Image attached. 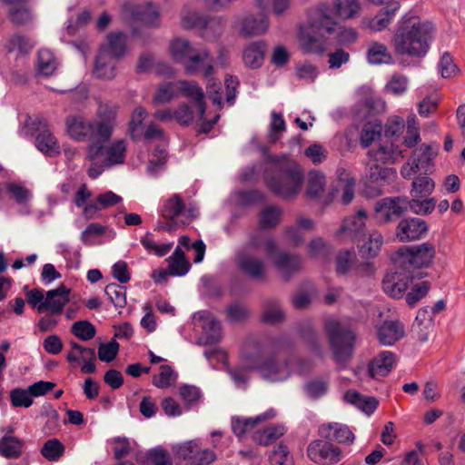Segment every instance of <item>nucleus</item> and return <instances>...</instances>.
<instances>
[{"label":"nucleus","mask_w":465,"mask_h":465,"mask_svg":"<svg viewBox=\"0 0 465 465\" xmlns=\"http://www.w3.org/2000/svg\"><path fill=\"white\" fill-rule=\"evenodd\" d=\"M435 28L417 16L403 17L395 32L392 45L396 54L412 58L424 57L434 38Z\"/></svg>","instance_id":"f257e3e1"},{"label":"nucleus","mask_w":465,"mask_h":465,"mask_svg":"<svg viewBox=\"0 0 465 465\" xmlns=\"http://www.w3.org/2000/svg\"><path fill=\"white\" fill-rule=\"evenodd\" d=\"M274 341L261 342L248 340L242 348V356L249 368L258 369L271 381L285 380L291 373V361H276L272 354Z\"/></svg>","instance_id":"f03ea898"},{"label":"nucleus","mask_w":465,"mask_h":465,"mask_svg":"<svg viewBox=\"0 0 465 465\" xmlns=\"http://www.w3.org/2000/svg\"><path fill=\"white\" fill-rule=\"evenodd\" d=\"M264 179L273 193L288 199L300 191L303 173L294 161L285 156L269 157Z\"/></svg>","instance_id":"7ed1b4c3"},{"label":"nucleus","mask_w":465,"mask_h":465,"mask_svg":"<svg viewBox=\"0 0 465 465\" xmlns=\"http://www.w3.org/2000/svg\"><path fill=\"white\" fill-rule=\"evenodd\" d=\"M160 213L164 221H158L157 229L165 232H171L181 225L190 223L199 214L194 204L185 205L181 195L177 193L163 202Z\"/></svg>","instance_id":"20e7f679"},{"label":"nucleus","mask_w":465,"mask_h":465,"mask_svg":"<svg viewBox=\"0 0 465 465\" xmlns=\"http://www.w3.org/2000/svg\"><path fill=\"white\" fill-rule=\"evenodd\" d=\"M325 331L333 351L334 360L339 364L345 363L351 359L353 352L355 342L354 332L349 327L336 320L327 321L325 323Z\"/></svg>","instance_id":"39448f33"},{"label":"nucleus","mask_w":465,"mask_h":465,"mask_svg":"<svg viewBox=\"0 0 465 465\" xmlns=\"http://www.w3.org/2000/svg\"><path fill=\"white\" fill-rule=\"evenodd\" d=\"M170 52L175 61L183 62L186 60L184 70L189 74L200 73L203 64L212 59L209 50L203 49L194 53L189 40L183 37H176L171 41Z\"/></svg>","instance_id":"423d86ee"},{"label":"nucleus","mask_w":465,"mask_h":465,"mask_svg":"<svg viewBox=\"0 0 465 465\" xmlns=\"http://www.w3.org/2000/svg\"><path fill=\"white\" fill-rule=\"evenodd\" d=\"M435 256V248L431 243L424 242L412 247H401L393 254L395 265L411 271L429 266Z\"/></svg>","instance_id":"0eeeda50"},{"label":"nucleus","mask_w":465,"mask_h":465,"mask_svg":"<svg viewBox=\"0 0 465 465\" xmlns=\"http://www.w3.org/2000/svg\"><path fill=\"white\" fill-rule=\"evenodd\" d=\"M105 142L92 143L87 147V157L90 161H97L102 158V163L106 167L121 164L124 162L126 145L124 140H118L108 146Z\"/></svg>","instance_id":"6e6552de"},{"label":"nucleus","mask_w":465,"mask_h":465,"mask_svg":"<svg viewBox=\"0 0 465 465\" xmlns=\"http://www.w3.org/2000/svg\"><path fill=\"white\" fill-rule=\"evenodd\" d=\"M119 106L109 101H99L95 112L96 132L101 136L102 142L111 139L113 132L117 124V114Z\"/></svg>","instance_id":"1a4fd4ad"},{"label":"nucleus","mask_w":465,"mask_h":465,"mask_svg":"<svg viewBox=\"0 0 465 465\" xmlns=\"http://www.w3.org/2000/svg\"><path fill=\"white\" fill-rule=\"evenodd\" d=\"M123 15L143 25L158 28L161 25V14L157 5L148 2L138 5L134 2H126L122 6Z\"/></svg>","instance_id":"9d476101"},{"label":"nucleus","mask_w":465,"mask_h":465,"mask_svg":"<svg viewBox=\"0 0 465 465\" xmlns=\"http://www.w3.org/2000/svg\"><path fill=\"white\" fill-rule=\"evenodd\" d=\"M307 455L316 464L331 465L341 460L342 451L328 440H315L309 444Z\"/></svg>","instance_id":"9b49d317"},{"label":"nucleus","mask_w":465,"mask_h":465,"mask_svg":"<svg viewBox=\"0 0 465 465\" xmlns=\"http://www.w3.org/2000/svg\"><path fill=\"white\" fill-rule=\"evenodd\" d=\"M407 210V198L385 197L376 202L374 213L381 223H389L401 217Z\"/></svg>","instance_id":"f8f14e48"},{"label":"nucleus","mask_w":465,"mask_h":465,"mask_svg":"<svg viewBox=\"0 0 465 465\" xmlns=\"http://www.w3.org/2000/svg\"><path fill=\"white\" fill-rule=\"evenodd\" d=\"M308 26L315 34L323 37L335 32L337 22L331 15V9L321 4L309 12Z\"/></svg>","instance_id":"ddd939ff"},{"label":"nucleus","mask_w":465,"mask_h":465,"mask_svg":"<svg viewBox=\"0 0 465 465\" xmlns=\"http://www.w3.org/2000/svg\"><path fill=\"white\" fill-rule=\"evenodd\" d=\"M66 128L69 135L78 141L92 140L93 143L102 142L101 136L96 132L94 121L80 115L69 116L66 119Z\"/></svg>","instance_id":"4468645a"},{"label":"nucleus","mask_w":465,"mask_h":465,"mask_svg":"<svg viewBox=\"0 0 465 465\" xmlns=\"http://www.w3.org/2000/svg\"><path fill=\"white\" fill-rule=\"evenodd\" d=\"M413 277L411 271L395 265V269L388 272L382 281L383 291L392 298H401Z\"/></svg>","instance_id":"2eb2a0df"},{"label":"nucleus","mask_w":465,"mask_h":465,"mask_svg":"<svg viewBox=\"0 0 465 465\" xmlns=\"http://www.w3.org/2000/svg\"><path fill=\"white\" fill-rule=\"evenodd\" d=\"M397 177V172L394 168L380 167L375 164L371 167L369 182L366 185L365 193L370 197H374L382 193L381 189L385 183L393 181Z\"/></svg>","instance_id":"dca6fc26"},{"label":"nucleus","mask_w":465,"mask_h":465,"mask_svg":"<svg viewBox=\"0 0 465 465\" xmlns=\"http://www.w3.org/2000/svg\"><path fill=\"white\" fill-rule=\"evenodd\" d=\"M236 262L240 271L252 280L263 281L266 278V266L263 260L247 252H239Z\"/></svg>","instance_id":"f3484780"},{"label":"nucleus","mask_w":465,"mask_h":465,"mask_svg":"<svg viewBox=\"0 0 465 465\" xmlns=\"http://www.w3.org/2000/svg\"><path fill=\"white\" fill-rule=\"evenodd\" d=\"M239 34L244 37L263 35L269 27V20L264 15H245L239 16L236 22Z\"/></svg>","instance_id":"a211bd4d"},{"label":"nucleus","mask_w":465,"mask_h":465,"mask_svg":"<svg viewBox=\"0 0 465 465\" xmlns=\"http://www.w3.org/2000/svg\"><path fill=\"white\" fill-rule=\"evenodd\" d=\"M428 231L425 221L420 218L401 220L396 229V236L401 242L420 239Z\"/></svg>","instance_id":"6ab92c4d"},{"label":"nucleus","mask_w":465,"mask_h":465,"mask_svg":"<svg viewBox=\"0 0 465 465\" xmlns=\"http://www.w3.org/2000/svg\"><path fill=\"white\" fill-rule=\"evenodd\" d=\"M263 248L265 253L272 257L278 250V243L271 235L259 231L249 235L248 241L240 252H247L249 253L255 252Z\"/></svg>","instance_id":"aec40b11"},{"label":"nucleus","mask_w":465,"mask_h":465,"mask_svg":"<svg viewBox=\"0 0 465 465\" xmlns=\"http://www.w3.org/2000/svg\"><path fill=\"white\" fill-rule=\"evenodd\" d=\"M69 293L70 289L66 288L64 284H61L54 290L48 291L45 302L37 307L38 312L47 310L53 314L61 313L64 305L69 302Z\"/></svg>","instance_id":"412c9836"},{"label":"nucleus","mask_w":465,"mask_h":465,"mask_svg":"<svg viewBox=\"0 0 465 465\" xmlns=\"http://www.w3.org/2000/svg\"><path fill=\"white\" fill-rule=\"evenodd\" d=\"M396 356L390 351H382L375 356L368 365V374L372 379L387 376L393 369Z\"/></svg>","instance_id":"4be33fe9"},{"label":"nucleus","mask_w":465,"mask_h":465,"mask_svg":"<svg viewBox=\"0 0 465 465\" xmlns=\"http://www.w3.org/2000/svg\"><path fill=\"white\" fill-rule=\"evenodd\" d=\"M128 36L123 32H111L106 35L105 43L102 44L99 51L114 58L122 59L127 54Z\"/></svg>","instance_id":"5701e85b"},{"label":"nucleus","mask_w":465,"mask_h":465,"mask_svg":"<svg viewBox=\"0 0 465 465\" xmlns=\"http://www.w3.org/2000/svg\"><path fill=\"white\" fill-rule=\"evenodd\" d=\"M320 435L330 442L351 444L354 440V434L343 424L330 423L323 424L319 428Z\"/></svg>","instance_id":"b1692460"},{"label":"nucleus","mask_w":465,"mask_h":465,"mask_svg":"<svg viewBox=\"0 0 465 465\" xmlns=\"http://www.w3.org/2000/svg\"><path fill=\"white\" fill-rule=\"evenodd\" d=\"M176 89L182 95L193 99L196 102L199 117L203 120L204 118L206 106L203 100V91L198 84L193 81H178L176 82Z\"/></svg>","instance_id":"393cba45"},{"label":"nucleus","mask_w":465,"mask_h":465,"mask_svg":"<svg viewBox=\"0 0 465 465\" xmlns=\"http://www.w3.org/2000/svg\"><path fill=\"white\" fill-rule=\"evenodd\" d=\"M368 155L376 163H394L403 157L402 151L393 143H381L377 148L368 151Z\"/></svg>","instance_id":"a878e982"},{"label":"nucleus","mask_w":465,"mask_h":465,"mask_svg":"<svg viewBox=\"0 0 465 465\" xmlns=\"http://www.w3.org/2000/svg\"><path fill=\"white\" fill-rule=\"evenodd\" d=\"M40 133L36 136L35 145L39 151L49 156H54L60 153L59 145L55 137L46 129V123L44 120L38 121V126L35 128Z\"/></svg>","instance_id":"bb28decb"},{"label":"nucleus","mask_w":465,"mask_h":465,"mask_svg":"<svg viewBox=\"0 0 465 465\" xmlns=\"http://www.w3.org/2000/svg\"><path fill=\"white\" fill-rule=\"evenodd\" d=\"M404 335V326L399 321H386L378 329L379 341L386 346L393 345Z\"/></svg>","instance_id":"cd10ccee"},{"label":"nucleus","mask_w":465,"mask_h":465,"mask_svg":"<svg viewBox=\"0 0 465 465\" xmlns=\"http://www.w3.org/2000/svg\"><path fill=\"white\" fill-rule=\"evenodd\" d=\"M267 45L262 41H256L247 45L242 51V61L245 66L251 69L260 68L264 61Z\"/></svg>","instance_id":"c85d7f7f"},{"label":"nucleus","mask_w":465,"mask_h":465,"mask_svg":"<svg viewBox=\"0 0 465 465\" xmlns=\"http://www.w3.org/2000/svg\"><path fill=\"white\" fill-rule=\"evenodd\" d=\"M274 411L270 410L254 418L234 417L232 419V429L237 437H242L251 430L254 429L260 422L273 418Z\"/></svg>","instance_id":"c756f323"},{"label":"nucleus","mask_w":465,"mask_h":465,"mask_svg":"<svg viewBox=\"0 0 465 465\" xmlns=\"http://www.w3.org/2000/svg\"><path fill=\"white\" fill-rule=\"evenodd\" d=\"M117 60L118 59L98 51L93 71L94 76L104 80L114 79L116 75Z\"/></svg>","instance_id":"7c9ffc66"},{"label":"nucleus","mask_w":465,"mask_h":465,"mask_svg":"<svg viewBox=\"0 0 465 465\" xmlns=\"http://www.w3.org/2000/svg\"><path fill=\"white\" fill-rule=\"evenodd\" d=\"M366 59L371 64H391L394 63L392 54L384 44L371 41L366 49Z\"/></svg>","instance_id":"2f4dec72"},{"label":"nucleus","mask_w":465,"mask_h":465,"mask_svg":"<svg viewBox=\"0 0 465 465\" xmlns=\"http://www.w3.org/2000/svg\"><path fill=\"white\" fill-rule=\"evenodd\" d=\"M276 269L286 279L292 274L299 272L302 268V260L299 256L287 253L285 252H279L273 259Z\"/></svg>","instance_id":"473e14b6"},{"label":"nucleus","mask_w":465,"mask_h":465,"mask_svg":"<svg viewBox=\"0 0 465 465\" xmlns=\"http://www.w3.org/2000/svg\"><path fill=\"white\" fill-rule=\"evenodd\" d=\"M368 214L365 210H359L354 215L346 217L341 227V232L348 233L351 238L362 235Z\"/></svg>","instance_id":"72a5a7b5"},{"label":"nucleus","mask_w":465,"mask_h":465,"mask_svg":"<svg viewBox=\"0 0 465 465\" xmlns=\"http://www.w3.org/2000/svg\"><path fill=\"white\" fill-rule=\"evenodd\" d=\"M205 79L208 80L207 83V94L212 102L218 106L219 109L222 108V98L220 95L221 84L216 82L213 78L214 67L212 63V59L203 64L201 67V71Z\"/></svg>","instance_id":"f704fd0d"},{"label":"nucleus","mask_w":465,"mask_h":465,"mask_svg":"<svg viewBox=\"0 0 465 465\" xmlns=\"http://www.w3.org/2000/svg\"><path fill=\"white\" fill-rule=\"evenodd\" d=\"M400 4L392 3L391 6L380 11L374 17L366 23V26L374 32H379L386 28L392 21L395 13L399 10Z\"/></svg>","instance_id":"c9c22d12"},{"label":"nucleus","mask_w":465,"mask_h":465,"mask_svg":"<svg viewBox=\"0 0 465 465\" xmlns=\"http://www.w3.org/2000/svg\"><path fill=\"white\" fill-rule=\"evenodd\" d=\"M69 344L71 349L77 351L80 361L84 362L81 371L85 374L94 373L96 371V366L94 363L96 360L95 350L94 348L84 347L73 341H71Z\"/></svg>","instance_id":"e433bc0d"},{"label":"nucleus","mask_w":465,"mask_h":465,"mask_svg":"<svg viewBox=\"0 0 465 465\" xmlns=\"http://www.w3.org/2000/svg\"><path fill=\"white\" fill-rule=\"evenodd\" d=\"M309 26L300 29L299 43L302 49L306 53H322L324 50L323 41L315 35Z\"/></svg>","instance_id":"4c0bfd02"},{"label":"nucleus","mask_w":465,"mask_h":465,"mask_svg":"<svg viewBox=\"0 0 465 465\" xmlns=\"http://www.w3.org/2000/svg\"><path fill=\"white\" fill-rule=\"evenodd\" d=\"M169 262V274L173 276H183L185 275L190 268L191 264L185 257L183 251L177 246L173 253L167 259Z\"/></svg>","instance_id":"58836bf2"},{"label":"nucleus","mask_w":465,"mask_h":465,"mask_svg":"<svg viewBox=\"0 0 465 465\" xmlns=\"http://www.w3.org/2000/svg\"><path fill=\"white\" fill-rule=\"evenodd\" d=\"M202 35L208 41L218 39L224 29V20L222 16L204 17L202 25Z\"/></svg>","instance_id":"ea45409f"},{"label":"nucleus","mask_w":465,"mask_h":465,"mask_svg":"<svg viewBox=\"0 0 465 465\" xmlns=\"http://www.w3.org/2000/svg\"><path fill=\"white\" fill-rule=\"evenodd\" d=\"M330 381L323 377L308 380L303 385V391L311 400H318L327 394Z\"/></svg>","instance_id":"a19ab883"},{"label":"nucleus","mask_w":465,"mask_h":465,"mask_svg":"<svg viewBox=\"0 0 465 465\" xmlns=\"http://www.w3.org/2000/svg\"><path fill=\"white\" fill-rule=\"evenodd\" d=\"M284 431V427L282 425L267 427L262 430L255 431L252 435V439L258 444L267 446L275 442L283 435Z\"/></svg>","instance_id":"79ce46f5"},{"label":"nucleus","mask_w":465,"mask_h":465,"mask_svg":"<svg viewBox=\"0 0 465 465\" xmlns=\"http://www.w3.org/2000/svg\"><path fill=\"white\" fill-rule=\"evenodd\" d=\"M22 440L5 435L0 440V454L8 459L18 458L22 452Z\"/></svg>","instance_id":"37998d69"},{"label":"nucleus","mask_w":465,"mask_h":465,"mask_svg":"<svg viewBox=\"0 0 465 465\" xmlns=\"http://www.w3.org/2000/svg\"><path fill=\"white\" fill-rule=\"evenodd\" d=\"M200 319L203 320V329L206 334V341L209 343L217 342L221 338L220 322L206 312L200 313Z\"/></svg>","instance_id":"c03bdc74"},{"label":"nucleus","mask_w":465,"mask_h":465,"mask_svg":"<svg viewBox=\"0 0 465 465\" xmlns=\"http://www.w3.org/2000/svg\"><path fill=\"white\" fill-rule=\"evenodd\" d=\"M282 210L277 206H267L260 213L259 225L262 230L272 229L280 223Z\"/></svg>","instance_id":"a18cd8bd"},{"label":"nucleus","mask_w":465,"mask_h":465,"mask_svg":"<svg viewBox=\"0 0 465 465\" xmlns=\"http://www.w3.org/2000/svg\"><path fill=\"white\" fill-rule=\"evenodd\" d=\"M285 314L276 301H268L262 312V321L269 324H276L284 321Z\"/></svg>","instance_id":"49530a36"},{"label":"nucleus","mask_w":465,"mask_h":465,"mask_svg":"<svg viewBox=\"0 0 465 465\" xmlns=\"http://www.w3.org/2000/svg\"><path fill=\"white\" fill-rule=\"evenodd\" d=\"M104 292L114 307L123 309L126 306V288L112 282L105 286Z\"/></svg>","instance_id":"de8ad7c7"},{"label":"nucleus","mask_w":465,"mask_h":465,"mask_svg":"<svg viewBox=\"0 0 465 465\" xmlns=\"http://www.w3.org/2000/svg\"><path fill=\"white\" fill-rule=\"evenodd\" d=\"M361 9L359 0H335L336 14L343 19H351Z\"/></svg>","instance_id":"09e8293b"},{"label":"nucleus","mask_w":465,"mask_h":465,"mask_svg":"<svg viewBox=\"0 0 465 465\" xmlns=\"http://www.w3.org/2000/svg\"><path fill=\"white\" fill-rule=\"evenodd\" d=\"M198 448L199 445L194 440H189L183 444L173 446V450L177 459L186 460L188 465H193Z\"/></svg>","instance_id":"8fccbe9b"},{"label":"nucleus","mask_w":465,"mask_h":465,"mask_svg":"<svg viewBox=\"0 0 465 465\" xmlns=\"http://www.w3.org/2000/svg\"><path fill=\"white\" fill-rule=\"evenodd\" d=\"M382 243V235L379 232L373 231L369 234L368 241L360 246L361 252L363 255L374 257L378 254Z\"/></svg>","instance_id":"3c124183"},{"label":"nucleus","mask_w":465,"mask_h":465,"mask_svg":"<svg viewBox=\"0 0 465 465\" xmlns=\"http://www.w3.org/2000/svg\"><path fill=\"white\" fill-rule=\"evenodd\" d=\"M37 68L39 73L45 76L51 75L56 69V62L49 50L43 49L39 51Z\"/></svg>","instance_id":"603ef678"},{"label":"nucleus","mask_w":465,"mask_h":465,"mask_svg":"<svg viewBox=\"0 0 465 465\" xmlns=\"http://www.w3.org/2000/svg\"><path fill=\"white\" fill-rule=\"evenodd\" d=\"M167 160V153L165 148L161 146H156L153 150L152 156L149 160V163L147 166V172L151 175H156L160 170H162Z\"/></svg>","instance_id":"864d4df0"},{"label":"nucleus","mask_w":465,"mask_h":465,"mask_svg":"<svg viewBox=\"0 0 465 465\" xmlns=\"http://www.w3.org/2000/svg\"><path fill=\"white\" fill-rule=\"evenodd\" d=\"M434 189V182L429 177H417L412 182L411 195L415 198H426Z\"/></svg>","instance_id":"5fc2aeb1"},{"label":"nucleus","mask_w":465,"mask_h":465,"mask_svg":"<svg viewBox=\"0 0 465 465\" xmlns=\"http://www.w3.org/2000/svg\"><path fill=\"white\" fill-rule=\"evenodd\" d=\"M381 124L379 123H367L364 124L361 133V143L363 147H368L374 141L380 138L381 134Z\"/></svg>","instance_id":"6e6d98bb"},{"label":"nucleus","mask_w":465,"mask_h":465,"mask_svg":"<svg viewBox=\"0 0 465 465\" xmlns=\"http://www.w3.org/2000/svg\"><path fill=\"white\" fill-rule=\"evenodd\" d=\"M64 451V446L57 439H51L45 442L41 454L48 460H57Z\"/></svg>","instance_id":"4d7b16f0"},{"label":"nucleus","mask_w":465,"mask_h":465,"mask_svg":"<svg viewBox=\"0 0 465 465\" xmlns=\"http://www.w3.org/2000/svg\"><path fill=\"white\" fill-rule=\"evenodd\" d=\"M71 331L82 341H89L96 334L95 327L88 321H78L73 323Z\"/></svg>","instance_id":"13d9d810"},{"label":"nucleus","mask_w":465,"mask_h":465,"mask_svg":"<svg viewBox=\"0 0 465 465\" xmlns=\"http://www.w3.org/2000/svg\"><path fill=\"white\" fill-rule=\"evenodd\" d=\"M8 15L12 23L17 25H25L33 19L28 5L18 7H9Z\"/></svg>","instance_id":"bf43d9fd"},{"label":"nucleus","mask_w":465,"mask_h":465,"mask_svg":"<svg viewBox=\"0 0 465 465\" xmlns=\"http://www.w3.org/2000/svg\"><path fill=\"white\" fill-rule=\"evenodd\" d=\"M176 374L169 365L160 366V373L153 377V384L160 389L168 388L175 381Z\"/></svg>","instance_id":"052dcab7"},{"label":"nucleus","mask_w":465,"mask_h":465,"mask_svg":"<svg viewBox=\"0 0 465 465\" xmlns=\"http://www.w3.org/2000/svg\"><path fill=\"white\" fill-rule=\"evenodd\" d=\"M325 186V176L318 172L310 173L307 194L310 197L317 198L323 192Z\"/></svg>","instance_id":"680f3d73"},{"label":"nucleus","mask_w":465,"mask_h":465,"mask_svg":"<svg viewBox=\"0 0 465 465\" xmlns=\"http://www.w3.org/2000/svg\"><path fill=\"white\" fill-rule=\"evenodd\" d=\"M176 83H164L159 85L153 97L154 104H165L176 96Z\"/></svg>","instance_id":"e2e57ef3"},{"label":"nucleus","mask_w":465,"mask_h":465,"mask_svg":"<svg viewBox=\"0 0 465 465\" xmlns=\"http://www.w3.org/2000/svg\"><path fill=\"white\" fill-rule=\"evenodd\" d=\"M433 156L434 153L431 147L427 144H422L413 152L411 156V161H412V164L416 167H423L425 164L427 165L430 163Z\"/></svg>","instance_id":"0e129e2a"},{"label":"nucleus","mask_w":465,"mask_h":465,"mask_svg":"<svg viewBox=\"0 0 465 465\" xmlns=\"http://www.w3.org/2000/svg\"><path fill=\"white\" fill-rule=\"evenodd\" d=\"M204 16L188 8H183L181 13V25L184 29L202 27Z\"/></svg>","instance_id":"69168bd1"},{"label":"nucleus","mask_w":465,"mask_h":465,"mask_svg":"<svg viewBox=\"0 0 465 465\" xmlns=\"http://www.w3.org/2000/svg\"><path fill=\"white\" fill-rule=\"evenodd\" d=\"M408 205L413 213L424 215L430 213L434 210L436 203L434 198L420 201V198L413 197L410 201L407 199Z\"/></svg>","instance_id":"338daca9"},{"label":"nucleus","mask_w":465,"mask_h":465,"mask_svg":"<svg viewBox=\"0 0 465 465\" xmlns=\"http://www.w3.org/2000/svg\"><path fill=\"white\" fill-rule=\"evenodd\" d=\"M146 455L152 465H173L167 450L161 447L148 450Z\"/></svg>","instance_id":"774afa93"}]
</instances>
